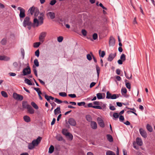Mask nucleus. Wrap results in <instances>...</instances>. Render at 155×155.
Instances as JSON below:
<instances>
[{
  "mask_svg": "<svg viewBox=\"0 0 155 155\" xmlns=\"http://www.w3.org/2000/svg\"><path fill=\"white\" fill-rule=\"evenodd\" d=\"M35 55L37 57H38L39 55V50H36L35 52Z\"/></svg>",
  "mask_w": 155,
  "mask_h": 155,
  "instance_id": "nucleus-57",
  "label": "nucleus"
},
{
  "mask_svg": "<svg viewBox=\"0 0 155 155\" xmlns=\"http://www.w3.org/2000/svg\"><path fill=\"white\" fill-rule=\"evenodd\" d=\"M56 2V0H51L50 3V4L51 5H54Z\"/></svg>",
  "mask_w": 155,
  "mask_h": 155,
  "instance_id": "nucleus-49",
  "label": "nucleus"
},
{
  "mask_svg": "<svg viewBox=\"0 0 155 155\" xmlns=\"http://www.w3.org/2000/svg\"><path fill=\"white\" fill-rule=\"evenodd\" d=\"M96 71L97 72V75L98 77H99V74H100V68L97 66H96Z\"/></svg>",
  "mask_w": 155,
  "mask_h": 155,
  "instance_id": "nucleus-34",
  "label": "nucleus"
},
{
  "mask_svg": "<svg viewBox=\"0 0 155 155\" xmlns=\"http://www.w3.org/2000/svg\"><path fill=\"white\" fill-rule=\"evenodd\" d=\"M97 120L100 126L102 127H104L105 125L104 121L101 118L98 117L97 118Z\"/></svg>",
  "mask_w": 155,
  "mask_h": 155,
  "instance_id": "nucleus-10",
  "label": "nucleus"
},
{
  "mask_svg": "<svg viewBox=\"0 0 155 155\" xmlns=\"http://www.w3.org/2000/svg\"><path fill=\"white\" fill-rule=\"evenodd\" d=\"M66 135V136H68L71 140L73 138V136L71 134L69 133H67Z\"/></svg>",
  "mask_w": 155,
  "mask_h": 155,
  "instance_id": "nucleus-51",
  "label": "nucleus"
},
{
  "mask_svg": "<svg viewBox=\"0 0 155 155\" xmlns=\"http://www.w3.org/2000/svg\"><path fill=\"white\" fill-rule=\"evenodd\" d=\"M99 5L100 7H101L104 9H105V10H106L107 9V8L105 7L101 3H100V4H99Z\"/></svg>",
  "mask_w": 155,
  "mask_h": 155,
  "instance_id": "nucleus-63",
  "label": "nucleus"
},
{
  "mask_svg": "<svg viewBox=\"0 0 155 155\" xmlns=\"http://www.w3.org/2000/svg\"><path fill=\"white\" fill-rule=\"evenodd\" d=\"M23 26L26 27L27 26L29 30L31 29L32 25V24L30 21V18L28 17H26L24 19L23 23Z\"/></svg>",
  "mask_w": 155,
  "mask_h": 155,
  "instance_id": "nucleus-3",
  "label": "nucleus"
},
{
  "mask_svg": "<svg viewBox=\"0 0 155 155\" xmlns=\"http://www.w3.org/2000/svg\"><path fill=\"white\" fill-rule=\"evenodd\" d=\"M22 105L23 108L27 109L28 107L30 105L28 104L26 102H23L22 103Z\"/></svg>",
  "mask_w": 155,
  "mask_h": 155,
  "instance_id": "nucleus-25",
  "label": "nucleus"
},
{
  "mask_svg": "<svg viewBox=\"0 0 155 155\" xmlns=\"http://www.w3.org/2000/svg\"><path fill=\"white\" fill-rule=\"evenodd\" d=\"M77 104L78 106H84L85 104V103L84 102H81L78 103Z\"/></svg>",
  "mask_w": 155,
  "mask_h": 155,
  "instance_id": "nucleus-41",
  "label": "nucleus"
},
{
  "mask_svg": "<svg viewBox=\"0 0 155 155\" xmlns=\"http://www.w3.org/2000/svg\"><path fill=\"white\" fill-rule=\"evenodd\" d=\"M31 105L33 106V107L35 108L36 109H38V107L37 106V105L34 102H32L31 103Z\"/></svg>",
  "mask_w": 155,
  "mask_h": 155,
  "instance_id": "nucleus-27",
  "label": "nucleus"
},
{
  "mask_svg": "<svg viewBox=\"0 0 155 155\" xmlns=\"http://www.w3.org/2000/svg\"><path fill=\"white\" fill-rule=\"evenodd\" d=\"M93 38L95 40H96L98 37L97 34V33H95L93 35Z\"/></svg>",
  "mask_w": 155,
  "mask_h": 155,
  "instance_id": "nucleus-50",
  "label": "nucleus"
},
{
  "mask_svg": "<svg viewBox=\"0 0 155 155\" xmlns=\"http://www.w3.org/2000/svg\"><path fill=\"white\" fill-rule=\"evenodd\" d=\"M86 118L87 120L89 122L92 121V118L91 116L90 115H87L86 117Z\"/></svg>",
  "mask_w": 155,
  "mask_h": 155,
  "instance_id": "nucleus-28",
  "label": "nucleus"
},
{
  "mask_svg": "<svg viewBox=\"0 0 155 155\" xmlns=\"http://www.w3.org/2000/svg\"><path fill=\"white\" fill-rule=\"evenodd\" d=\"M44 16V14L43 13H40L38 17L39 20L37 18H35L33 21V26L37 27L39 25H41L43 23V17Z\"/></svg>",
  "mask_w": 155,
  "mask_h": 155,
  "instance_id": "nucleus-1",
  "label": "nucleus"
},
{
  "mask_svg": "<svg viewBox=\"0 0 155 155\" xmlns=\"http://www.w3.org/2000/svg\"><path fill=\"white\" fill-rule=\"evenodd\" d=\"M63 38L62 36H59L57 38L58 41L59 42H61L63 41Z\"/></svg>",
  "mask_w": 155,
  "mask_h": 155,
  "instance_id": "nucleus-46",
  "label": "nucleus"
},
{
  "mask_svg": "<svg viewBox=\"0 0 155 155\" xmlns=\"http://www.w3.org/2000/svg\"><path fill=\"white\" fill-rule=\"evenodd\" d=\"M81 33L84 36H86L87 35V32L85 30L82 29L81 31Z\"/></svg>",
  "mask_w": 155,
  "mask_h": 155,
  "instance_id": "nucleus-52",
  "label": "nucleus"
},
{
  "mask_svg": "<svg viewBox=\"0 0 155 155\" xmlns=\"http://www.w3.org/2000/svg\"><path fill=\"white\" fill-rule=\"evenodd\" d=\"M106 155H116L115 153L112 151H108L106 152Z\"/></svg>",
  "mask_w": 155,
  "mask_h": 155,
  "instance_id": "nucleus-31",
  "label": "nucleus"
},
{
  "mask_svg": "<svg viewBox=\"0 0 155 155\" xmlns=\"http://www.w3.org/2000/svg\"><path fill=\"white\" fill-rule=\"evenodd\" d=\"M95 84H96V83H95V82H92L90 85V88L92 87H93V86H94L95 85Z\"/></svg>",
  "mask_w": 155,
  "mask_h": 155,
  "instance_id": "nucleus-64",
  "label": "nucleus"
},
{
  "mask_svg": "<svg viewBox=\"0 0 155 155\" xmlns=\"http://www.w3.org/2000/svg\"><path fill=\"white\" fill-rule=\"evenodd\" d=\"M120 59L123 61H125L126 60V57L125 55L124 54H122L120 56Z\"/></svg>",
  "mask_w": 155,
  "mask_h": 155,
  "instance_id": "nucleus-37",
  "label": "nucleus"
},
{
  "mask_svg": "<svg viewBox=\"0 0 155 155\" xmlns=\"http://www.w3.org/2000/svg\"><path fill=\"white\" fill-rule=\"evenodd\" d=\"M2 95L5 97H8V95L7 93L4 91H2L1 92Z\"/></svg>",
  "mask_w": 155,
  "mask_h": 155,
  "instance_id": "nucleus-35",
  "label": "nucleus"
},
{
  "mask_svg": "<svg viewBox=\"0 0 155 155\" xmlns=\"http://www.w3.org/2000/svg\"><path fill=\"white\" fill-rule=\"evenodd\" d=\"M23 119L24 120L27 122H29L30 121V117L27 116L25 115L24 116Z\"/></svg>",
  "mask_w": 155,
  "mask_h": 155,
  "instance_id": "nucleus-21",
  "label": "nucleus"
},
{
  "mask_svg": "<svg viewBox=\"0 0 155 155\" xmlns=\"http://www.w3.org/2000/svg\"><path fill=\"white\" fill-rule=\"evenodd\" d=\"M54 101L55 102L58 103V104H61L63 102L62 101H61L60 100H59V99H58L57 98H55V100H54Z\"/></svg>",
  "mask_w": 155,
  "mask_h": 155,
  "instance_id": "nucleus-43",
  "label": "nucleus"
},
{
  "mask_svg": "<svg viewBox=\"0 0 155 155\" xmlns=\"http://www.w3.org/2000/svg\"><path fill=\"white\" fill-rule=\"evenodd\" d=\"M47 35V33L46 32H43L40 34L39 37V40L42 42H43L44 41V39Z\"/></svg>",
  "mask_w": 155,
  "mask_h": 155,
  "instance_id": "nucleus-6",
  "label": "nucleus"
},
{
  "mask_svg": "<svg viewBox=\"0 0 155 155\" xmlns=\"http://www.w3.org/2000/svg\"><path fill=\"white\" fill-rule=\"evenodd\" d=\"M4 61H9L10 59V57L5 55H4Z\"/></svg>",
  "mask_w": 155,
  "mask_h": 155,
  "instance_id": "nucleus-48",
  "label": "nucleus"
},
{
  "mask_svg": "<svg viewBox=\"0 0 155 155\" xmlns=\"http://www.w3.org/2000/svg\"><path fill=\"white\" fill-rule=\"evenodd\" d=\"M119 120L120 121H123L124 120V116L122 115H120L119 117Z\"/></svg>",
  "mask_w": 155,
  "mask_h": 155,
  "instance_id": "nucleus-61",
  "label": "nucleus"
},
{
  "mask_svg": "<svg viewBox=\"0 0 155 155\" xmlns=\"http://www.w3.org/2000/svg\"><path fill=\"white\" fill-rule=\"evenodd\" d=\"M56 139L58 141H62L63 139L62 137L60 135H58L57 136Z\"/></svg>",
  "mask_w": 155,
  "mask_h": 155,
  "instance_id": "nucleus-32",
  "label": "nucleus"
},
{
  "mask_svg": "<svg viewBox=\"0 0 155 155\" xmlns=\"http://www.w3.org/2000/svg\"><path fill=\"white\" fill-rule=\"evenodd\" d=\"M33 71L34 72V73L35 74V76L36 77H37L38 75H37V70L35 66H34V65L33 66Z\"/></svg>",
  "mask_w": 155,
  "mask_h": 155,
  "instance_id": "nucleus-42",
  "label": "nucleus"
},
{
  "mask_svg": "<svg viewBox=\"0 0 155 155\" xmlns=\"http://www.w3.org/2000/svg\"><path fill=\"white\" fill-rule=\"evenodd\" d=\"M40 44L41 43L40 42H35L34 44V47L35 48H38Z\"/></svg>",
  "mask_w": 155,
  "mask_h": 155,
  "instance_id": "nucleus-38",
  "label": "nucleus"
},
{
  "mask_svg": "<svg viewBox=\"0 0 155 155\" xmlns=\"http://www.w3.org/2000/svg\"><path fill=\"white\" fill-rule=\"evenodd\" d=\"M34 89L37 92L38 95L41 94H42L41 91L40 90V89L39 88L34 87Z\"/></svg>",
  "mask_w": 155,
  "mask_h": 155,
  "instance_id": "nucleus-36",
  "label": "nucleus"
},
{
  "mask_svg": "<svg viewBox=\"0 0 155 155\" xmlns=\"http://www.w3.org/2000/svg\"><path fill=\"white\" fill-rule=\"evenodd\" d=\"M7 42V39L6 38H3L1 41L0 43L2 45H5Z\"/></svg>",
  "mask_w": 155,
  "mask_h": 155,
  "instance_id": "nucleus-23",
  "label": "nucleus"
},
{
  "mask_svg": "<svg viewBox=\"0 0 155 155\" xmlns=\"http://www.w3.org/2000/svg\"><path fill=\"white\" fill-rule=\"evenodd\" d=\"M68 96L71 98H75L76 97V95L74 94H70L68 95Z\"/></svg>",
  "mask_w": 155,
  "mask_h": 155,
  "instance_id": "nucleus-58",
  "label": "nucleus"
},
{
  "mask_svg": "<svg viewBox=\"0 0 155 155\" xmlns=\"http://www.w3.org/2000/svg\"><path fill=\"white\" fill-rule=\"evenodd\" d=\"M111 94L109 93V91H108L107 93V96L106 98L107 99H110V97H111Z\"/></svg>",
  "mask_w": 155,
  "mask_h": 155,
  "instance_id": "nucleus-47",
  "label": "nucleus"
},
{
  "mask_svg": "<svg viewBox=\"0 0 155 155\" xmlns=\"http://www.w3.org/2000/svg\"><path fill=\"white\" fill-rule=\"evenodd\" d=\"M28 12H30L31 15H32L33 13H35V15L37 16V13H38L39 11L38 10L36 9L35 7L33 6L29 8L28 10Z\"/></svg>",
  "mask_w": 155,
  "mask_h": 155,
  "instance_id": "nucleus-5",
  "label": "nucleus"
},
{
  "mask_svg": "<svg viewBox=\"0 0 155 155\" xmlns=\"http://www.w3.org/2000/svg\"><path fill=\"white\" fill-rule=\"evenodd\" d=\"M27 109L28 112L30 114H32L35 112V110L31 105L29 106Z\"/></svg>",
  "mask_w": 155,
  "mask_h": 155,
  "instance_id": "nucleus-15",
  "label": "nucleus"
},
{
  "mask_svg": "<svg viewBox=\"0 0 155 155\" xmlns=\"http://www.w3.org/2000/svg\"><path fill=\"white\" fill-rule=\"evenodd\" d=\"M113 116L114 118L116 119H117L119 117V115L117 113H114L113 114Z\"/></svg>",
  "mask_w": 155,
  "mask_h": 155,
  "instance_id": "nucleus-45",
  "label": "nucleus"
},
{
  "mask_svg": "<svg viewBox=\"0 0 155 155\" xmlns=\"http://www.w3.org/2000/svg\"><path fill=\"white\" fill-rule=\"evenodd\" d=\"M126 87L128 89H130L131 88L130 84L129 83H126Z\"/></svg>",
  "mask_w": 155,
  "mask_h": 155,
  "instance_id": "nucleus-55",
  "label": "nucleus"
},
{
  "mask_svg": "<svg viewBox=\"0 0 155 155\" xmlns=\"http://www.w3.org/2000/svg\"><path fill=\"white\" fill-rule=\"evenodd\" d=\"M109 108L110 110H114L116 109V108H115L114 106L111 105H110V106Z\"/></svg>",
  "mask_w": 155,
  "mask_h": 155,
  "instance_id": "nucleus-62",
  "label": "nucleus"
},
{
  "mask_svg": "<svg viewBox=\"0 0 155 155\" xmlns=\"http://www.w3.org/2000/svg\"><path fill=\"white\" fill-rule=\"evenodd\" d=\"M100 52H101V50H100L99 51V54L100 55V56H101V57L103 58L104 57V55H105V52L104 51H102L101 52V54L100 55Z\"/></svg>",
  "mask_w": 155,
  "mask_h": 155,
  "instance_id": "nucleus-39",
  "label": "nucleus"
},
{
  "mask_svg": "<svg viewBox=\"0 0 155 155\" xmlns=\"http://www.w3.org/2000/svg\"><path fill=\"white\" fill-rule=\"evenodd\" d=\"M118 96L117 97H118ZM117 94H114L112 95L111 96V97H110V99H115L117 98Z\"/></svg>",
  "mask_w": 155,
  "mask_h": 155,
  "instance_id": "nucleus-54",
  "label": "nucleus"
},
{
  "mask_svg": "<svg viewBox=\"0 0 155 155\" xmlns=\"http://www.w3.org/2000/svg\"><path fill=\"white\" fill-rule=\"evenodd\" d=\"M54 150V147L53 145H51L49 149L48 152L50 153H51L53 152Z\"/></svg>",
  "mask_w": 155,
  "mask_h": 155,
  "instance_id": "nucleus-24",
  "label": "nucleus"
},
{
  "mask_svg": "<svg viewBox=\"0 0 155 155\" xmlns=\"http://www.w3.org/2000/svg\"><path fill=\"white\" fill-rule=\"evenodd\" d=\"M59 95L63 97H65L67 96V94L65 92H61L59 93Z\"/></svg>",
  "mask_w": 155,
  "mask_h": 155,
  "instance_id": "nucleus-40",
  "label": "nucleus"
},
{
  "mask_svg": "<svg viewBox=\"0 0 155 155\" xmlns=\"http://www.w3.org/2000/svg\"><path fill=\"white\" fill-rule=\"evenodd\" d=\"M34 63L37 67H38L39 66V62L37 59H35L34 60Z\"/></svg>",
  "mask_w": 155,
  "mask_h": 155,
  "instance_id": "nucleus-44",
  "label": "nucleus"
},
{
  "mask_svg": "<svg viewBox=\"0 0 155 155\" xmlns=\"http://www.w3.org/2000/svg\"><path fill=\"white\" fill-rule=\"evenodd\" d=\"M127 90L125 87H122L121 89V93L124 96L127 93Z\"/></svg>",
  "mask_w": 155,
  "mask_h": 155,
  "instance_id": "nucleus-19",
  "label": "nucleus"
},
{
  "mask_svg": "<svg viewBox=\"0 0 155 155\" xmlns=\"http://www.w3.org/2000/svg\"><path fill=\"white\" fill-rule=\"evenodd\" d=\"M87 59L89 61H91L92 60V57L90 54H88L87 55Z\"/></svg>",
  "mask_w": 155,
  "mask_h": 155,
  "instance_id": "nucleus-53",
  "label": "nucleus"
},
{
  "mask_svg": "<svg viewBox=\"0 0 155 155\" xmlns=\"http://www.w3.org/2000/svg\"><path fill=\"white\" fill-rule=\"evenodd\" d=\"M116 55V53L113 54L111 53L110 54L108 58V61H111L115 57Z\"/></svg>",
  "mask_w": 155,
  "mask_h": 155,
  "instance_id": "nucleus-14",
  "label": "nucleus"
},
{
  "mask_svg": "<svg viewBox=\"0 0 155 155\" xmlns=\"http://www.w3.org/2000/svg\"><path fill=\"white\" fill-rule=\"evenodd\" d=\"M139 132L141 136L144 138H146L147 137V134L146 131L142 128H140L139 130Z\"/></svg>",
  "mask_w": 155,
  "mask_h": 155,
  "instance_id": "nucleus-7",
  "label": "nucleus"
},
{
  "mask_svg": "<svg viewBox=\"0 0 155 155\" xmlns=\"http://www.w3.org/2000/svg\"><path fill=\"white\" fill-rule=\"evenodd\" d=\"M109 44L111 46H113L115 45V40L112 36L110 37V38Z\"/></svg>",
  "mask_w": 155,
  "mask_h": 155,
  "instance_id": "nucleus-12",
  "label": "nucleus"
},
{
  "mask_svg": "<svg viewBox=\"0 0 155 155\" xmlns=\"http://www.w3.org/2000/svg\"><path fill=\"white\" fill-rule=\"evenodd\" d=\"M18 10H20V13L19 16L21 21V18H24L25 16V10L22 8L21 7H18L17 8Z\"/></svg>",
  "mask_w": 155,
  "mask_h": 155,
  "instance_id": "nucleus-4",
  "label": "nucleus"
},
{
  "mask_svg": "<svg viewBox=\"0 0 155 155\" xmlns=\"http://www.w3.org/2000/svg\"><path fill=\"white\" fill-rule=\"evenodd\" d=\"M21 54L24 57V55H25V51H24V49L23 48H22L21 49Z\"/></svg>",
  "mask_w": 155,
  "mask_h": 155,
  "instance_id": "nucleus-59",
  "label": "nucleus"
},
{
  "mask_svg": "<svg viewBox=\"0 0 155 155\" xmlns=\"http://www.w3.org/2000/svg\"><path fill=\"white\" fill-rule=\"evenodd\" d=\"M107 137V140L110 142H112L113 141V139L112 137L110 134H108L106 135Z\"/></svg>",
  "mask_w": 155,
  "mask_h": 155,
  "instance_id": "nucleus-18",
  "label": "nucleus"
},
{
  "mask_svg": "<svg viewBox=\"0 0 155 155\" xmlns=\"http://www.w3.org/2000/svg\"><path fill=\"white\" fill-rule=\"evenodd\" d=\"M137 144L140 146H141L143 144V142L141 138L137 137L136 139Z\"/></svg>",
  "mask_w": 155,
  "mask_h": 155,
  "instance_id": "nucleus-16",
  "label": "nucleus"
},
{
  "mask_svg": "<svg viewBox=\"0 0 155 155\" xmlns=\"http://www.w3.org/2000/svg\"><path fill=\"white\" fill-rule=\"evenodd\" d=\"M62 132L63 134L66 136L68 132H67V130L63 129L62 130Z\"/></svg>",
  "mask_w": 155,
  "mask_h": 155,
  "instance_id": "nucleus-56",
  "label": "nucleus"
},
{
  "mask_svg": "<svg viewBox=\"0 0 155 155\" xmlns=\"http://www.w3.org/2000/svg\"><path fill=\"white\" fill-rule=\"evenodd\" d=\"M14 98L18 100L21 101L23 99V96L21 95L18 94L16 93H14L13 94Z\"/></svg>",
  "mask_w": 155,
  "mask_h": 155,
  "instance_id": "nucleus-8",
  "label": "nucleus"
},
{
  "mask_svg": "<svg viewBox=\"0 0 155 155\" xmlns=\"http://www.w3.org/2000/svg\"><path fill=\"white\" fill-rule=\"evenodd\" d=\"M97 97L98 99H103V96L102 94L101 93H98L96 94Z\"/></svg>",
  "mask_w": 155,
  "mask_h": 155,
  "instance_id": "nucleus-30",
  "label": "nucleus"
},
{
  "mask_svg": "<svg viewBox=\"0 0 155 155\" xmlns=\"http://www.w3.org/2000/svg\"><path fill=\"white\" fill-rule=\"evenodd\" d=\"M47 15L48 17H50L51 19H53L55 18V15L53 12H49L47 13Z\"/></svg>",
  "mask_w": 155,
  "mask_h": 155,
  "instance_id": "nucleus-13",
  "label": "nucleus"
},
{
  "mask_svg": "<svg viewBox=\"0 0 155 155\" xmlns=\"http://www.w3.org/2000/svg\"><path fill=\"white\" fill-rule=\"evenodd\" d=\"M12 66L15 69H16L18 68V64L16 62H15L13 63Z\"/></svg>",
  "mask_w": 155,
  "mask_h": 155,
  "instance_id": "nucleus-26",
  "label": "nucleus"
},
{
  "mask_svg": "<svg viewBox=\"0 0 155 155\" xmlns=\"http://www.w3.org/2000/svg\"><path fill=\"white\" fill-rule=\"evenodd\" d=\"M146 128L147 130L150 132H152L153 130V129L151 126L148 124L147 125Z\"/></svg>",
  "mask_w": 155,
  "mask_h": 155,
  "instance_id": "nucleus-22",
  "label": "nucleus"
},
{
  "mask_svg": "<svg viewBox=\"0 0 155 155\" xmlns=\"http://www.w3.org/2000/svg\"><path fill=\"white\" fill-rule=\"evenodd\" d=\"M68 122L70 125L72 126H75L76 124V121L72 118H70L68 120Z\"/></svg>",
  "mask_w": 155,
  "mask_h": 155,
  "instance_id": "nucleus-11",
  "label": "nucleus"
},
{
  "mask_svg": "<svg viewBox=\"0 0 155 155\" xmlns=\"http://www.w3.org/2000/svg\"><path fill=\"white\" fill-rule=\"evenodd\" d=\"M91 125L92 128L94 129H96L97 128V125L96 122L94 121H91Z\"/></svg>",
  "mask_w": 155,
  "mask_h": 155,
  "instance_id": "nucleus-17",
  "label": "nucleus"
},
{
  "mask_svg": "<svg viewBox=\"0 0 155 155\" xmlns=\"http://www.w3.org/2000/svg\"><path fill=\"white\" fill-rule=\"evenodd\" d=\"M90 53L91 54L92 57H93V60L96 63L97 62V60L96 58L94 57V56L93 55L91 52Z\"/></svg>",
  "mask_w": 155,
  "mask_h": 155,
  "instance_id": "nucleus-60",
  "label": "nucleus"
},
{
  "mask_svg": "<svg viewBox=\"0 0 155 155\" xmlns=\"http://www.w3.org/2000/svg\"><path fill=\"white\" fill-rule=\"evenodd\" d=\"M25 81L26 83L28 84L29 85H32V84L31 83L30 81L27 78L25 79Z\"/></svg>",
  "mask_w": 155,
  "mask_h": 155,
  "instance_id": "nucleus-29",
  "label": "nucleus"
},
{
  "mask_svg": "<svg viewBox=\"0 0 155 155\" xmlns=\"http://www.w3.org/2000/svg\"><path fill=\"white\" fill-rule=\"evenodd\" d=\"M42 95H44L45 96V98L47 100L49 101L50 100V97H49V96H48L47 95L45 94V93H42Z\"/></svg>",
  "mask_w": 155,
  "mask_h": 155,
  "instance_id": "nucleus-33",
  "label": "nucleus"
},
{
  "mask_svg": "<svg viewBox=\"0 0 155 155\" xmlns=\"http://www.w3.org/2000/svg\"><path fill=\"white\" fill-rule=\"evenodd\" d=\"M61 113L60 108L59 107H57L54 110V114L55 115Z\"/></svg>",
  "mask_w": 155,
  "mask_h": 155,
  "instance_id": "nucleus-20",
  "label": "nucleus"
},
{
  "mask_svg": "<svg viewBox=\"0 0 155 155\" xmlns=\"http://www.w3.org/2000/svg\"><path fill=\"white\" fill-rule=\"evenodd\" d=\"M22 72L24 76L30 74L31 70L30 67L29 66H27L23 70Z\"/></svg>",
  "mask_w": 155,
  "mask_h": 155,
  "instance_id": "nucleus-9",
  "label": "nucleus"
},
{
  "mask_svg": "<svg viewBox=\"0 0 155 155\" xmlns=\"http://www.w3.org/2000/svg\"><path fill=\"white\" fill-rule=\"evenodd\" d=\"M41 139V137H39L36 139L33 140L31 143H29L28 146V149L29 150H32L35 147L38 146L40 143Z\"/></svg>",
  "mask_w": 155,
  "mask_h": 155,
  "instance_id": "nucleus-2",
  "label": "nucleus"
}]
</instances>
